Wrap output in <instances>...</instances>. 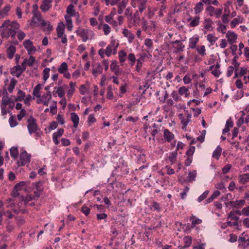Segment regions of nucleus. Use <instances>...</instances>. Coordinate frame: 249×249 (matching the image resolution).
I'll list each match as a JSON object with an SVG mask.
<instances>
[{
    "label": "nucleus",
    "mask_w": 249,
    "mask_h": 249,
    "mask_svg": "<svg viewBox=\"0 0 249 249\" xmlns=\"http://www.w3.org/2000/svg\"><path fill=\"white\" fill-rule=\"evenodd\" d=\"M1 29V36L3 38L7 39L9 36L14 37L17 30L19 28V24L15 21H11L10 20L4 21L0 26Z\"/></svg>",
    "instance_id": "nucleus-1"
},
{
    "label": "nucleus",
    "mask_w": 249,
    "mask_h": 249,
    "mask_svg": "<svg viewBox=\"0 0 249 249\" xmlns=\"http://www.w3.org/2000/svg\"><path fill=\"white\" fill-rule=\"evenodd\" d=\"M75 33L78 36H79L83 42H86L89 39H92L94 36V32L89 29H84L79 27Z\"/></svg>",
    "instance_id": "nucleus-2"
},
{
    "label": "nucleus",
    "mask_w": 249,
    "mask_h": 249,
    "mask_svg": "<svg viewBox=\"0 0 249 249\" xmlns=\"http://www.w3.org/2000/svg\"><path fill=\"white\" fill-rule=\"evenodd\" d=\"M119 45L118 41L114 36L110 37L109 44L106 49V55L109 57L111 54H115L117 53V49Z\"/></svg>",
    "instance_id": "nucleus-3"
},
{
    "label": "nucleus",
    "mask_w": 249,
    "mask_h": 249,
    "mask_svg": "<svg viewBox=\"0 0 249 249\" xmlns=\"http://www.w3.org/2000/svg\"><path fill=\"white\" fill-rule=\"evenodd\" d=\"M205 10L210 17H214L216 18H220L223 13L222 8H216L212 5H208Z\"/></svg>",
    "instance_id": "nucleus-4"
},
{
    "label": "nucleus",
    "mask_w": 249,
    "mask_h": 249,
    "mask_svg": "<svg viewBox=\"0 0 249 249\" xmlns=\"http://www.w3.org/2000/svg\"><path fill=\"white\" fill-rule=\"evenodd\" d=\"M178 116L182 125V128L185 130L187 125L191 121L192 117L191 113H189L188 111H185L184 113H180L178 114Z\"/></svg>",
    "instance_id": "nucleus-5"
},
{
    "label": "nucleus",
    "mask_w": 249,
    "mask_h": 249,
    "mask_svg": "<svg viewBox=\"0 0 249 249\" xmlns=\"http://www.w3.org/2000/svg\"><path fill=\"white\" fill-rule=\"evenodd\" d=\"M30 160L31 155L26 151H23L20 154L19 160L18 161L17 164L18 166L27 165L30 163Z\"/></svg>",
    "instance_id": "nucleus-6"
},
{
    "label": "nucleus",
    "mask_w": 249,
    "mask_h": 249,
    "mask_svg": "<svg viewBox=\"0 0 249 249\" xmlns=\"http://www.w3.org/2000/svg\"><path fill=\"white\" fill-rule=\"evenodd\" d=\"M127 1L125 0H111L110 1V4L112 6H114L118 4V14H122L126 6Z\"/></svg>",
    "instance_id": "nucleus-7"
},
{
    "label": "nucleus",
    "mask_w": 249,
    "mask_h": 249,
    "mask_svg": "<svg viewBox=\"0 0 249 249\" xmlns=\"http://www.w3.org/2000/svg\"><path fill=\"white\" fill-rule=\"evenodd\" d=\"M27 128L30 135L38 129L36 120L32 116H30L27 120Z\"/></svg>",
    "instance_id": "nucleus-8"
},
{
    "label": "nucleus",
    "mask_w": 249,
    "mask_h": 249,
    "mask_svg": "<svg viewBox=\"0 0 249 249\" xmlns=\"http://www.w3.org/2000/svg\"><path fill=\"white\" fill-rule=\"evenodd\" d=\"M51 99L52 94L50 91H49L42 95H40V97L37 99L36 103L37 104H42L45 106H48Z\"/></svg>",
    "instance_id": "nucleus-9"
},
{
    "label": "nucleus",
    "mask_w": 249,
    "mask_h": 249,
    "mask_svg": "<svg viewBox=\"0 0 249 249\" xmlns=\"http://www.w3.org/2000/svg\"><path fill=\"white\" fill-rule=\"evenodd\" d=\"M213 24V22L210 18H205L203 22L202 31L203 33L205 34L207 32L212 31L214 29Z\"/></svg>",
    "instance_id": "nucleus-10"
},
{
    "label": "nucleus",
    "mask_w": 249,
    "mask_h": 249,
    "mask_svg": "<svg viewBox=\"0 0 249 249\" xmlns=\"http://www.w3.org/2000/svg\"><path fill=\"white\" fill-rule=\"evenodd\" d=\"M57 71L60 73L63 74V77L64 78L68 79L71 78V75L68 71V66L67 63H62L61 65L58 67Z\"/></svg>",
    "instance_id": "nucleus-11"
},
{
    "label": "nucleus",
    "mask_w": 249,
    "mask_h": 249,
    "mask_svg": "<svg viewBox=\"0 0 249 249\" xmlns=\"http://www.w3.org/2000/svg\"><path fill=\"white\" fill-rule=\"evenodd\" d=\"M30 183L31 182L29 180L20 181L15 185L14 190L17 192L22 190L27 191Z\"/></svg>",
    "instance_id": "nucleus-12"
},
{
    "label": "nucleus",
    "mask_w": 249,
    "mask_h": 249,
    "mask_svg": "<svg viewBox=\"0 0 249 249\" xmlns=\"http://www.w3.org/2000/svg\"><path fill=\"white\" fill-rule=\"evenodd\" d=\"M200 18L199 16L196 15L195 17L189 16L186 19L188 26L190 28L197 26L200 23Z\"/></svg>",
    "instance_id": "nucleus-13"
},
{
    "label": "nucleus",
    "mask_w": 249,
    "mask_h": 249,
    "mask_svg": "<svg viewBox=\"0 0 249 249\" xmlns=\"http://www.w3.org/2000/svg\"><path fill=\"white\" fill-rule=\"evenodd\" d=\"M152 56L148 52L147 53H143L141 54L140 58L137 60L136 69L137 71L139 72L142 66V63L146 58L151 59Z\"/></svg>",
    "instance_id": "nucleus-14"
},
{
    "label": "nucleus",
    "mask_w": 249,
    "mask_h": 249,
    "mask_svg": "<svg viewBox=\"0 0 249 249\" xmlns=\"http://www.w3.org/2000/svg\"><path fill=\"white\" fill-rule=\"evenodd\" d=\"M132 5L133 7H138L139 11L142 13L146 9L147 5L146 0H131Z\"/></svg>",
    "instance_id": "nucleus-15"
},
{
    "label": "nucleus",
    "mask_w": 249,
    "mask_h": 249,
    "mask_svg": "<svg viewBox=\"0 0 249 249\" xmlns=\"http://www.w3.org/2000/svg\"><path fill=\"white\" fill-rule=\"evenodd\" d=\"M23 45L29 55L34 54L36 51V47L33 45V42L30 39L25 40L23 42Z\"/></svg>",
    "instance_id": "nucleus-16"
},
{
    "label": "nucleus",
    "mask_w": 249,
    "mask_h": 249,
    "mask_svg": "<svg viewBox=\"0 0 249 249\" xmlns=\"http://www.w3.org/2000/svg\"><path fill=\"white\" fill-rule=\"evenodd\" d=\"M33 23L40 25L42 27H44L46 25V22L41 17L40 13L35 10L33 12Z\"/></svg>",
    "instance_id": "nucleus-17"
},
{
    "label": "nucleus",
    "mask_w": 249,
    "mask_h": 249,
    "mask_svg": "<svg viewBox=\"0 0 249 249\" xmlns=\"http://www.w3.org/2000/svg\"><path fill=\"white\" fill-rule=\"evenodd\" d=\"M67 88V85H64L63 86H55L54 87V90L53 91V94L54 96H58L60 98H63L65 94L64 88Z\"/></svg>",
    "instance_id": "nucleus-18"
},
{
    "label": "nucleus",
    "mask_w": 249,
    "mask_h": 249,
    "mask_svg": "<svg viewBox=\"0 0 249 249\" xmlns=\"http://www.w3.org/2000/svg\"><path fill=\"white\" fill-rule=\"evenodd\" d=\"M241 115L240 118L237 121L236 124L238 127H240L243 124H248L249 123V114L246 112H241Z\"/></svg>",
    "instance_id": "nucleus-19"
},
{
    "label": "nucleus",
    "mask_w": 249,
    "mask_h": 249,
    "mask_svg": "<svg viewBox=\"0 0 249 249\" xmlns=\"http://www.w3.org/2000/svg\"><path fill=\"white\" fill-rule=\"evenodd\" d=\"M122 34L125 37L127 38L128 43H131L133 41L135 36L130 30L127 28H124Z\"/></svg>",
    "instance_id": "nucleus-20"
},
{
    "label": "nucleus",
    "mask_w": 249,
    "mask_h": 249,
    "mask_svg": "<svg viewBox=\"0 0 249 249\" xmlns=\"http://www.w3.org/2000/svg\"><path fill=\"white\" fill-rule=\"evenodd\" d=\"M226 37L228 39V41L230 44H232L236 42L237 39V35L231 31H228L226 33Z\"/></svg>",
    "instance_id": "nucleus-21"
},
{
    "label": "nucleus",
    "mask_w": 249,
    "mask_h": 249,
    "mask_svg": "<svg viewBox=\"0 0 249 249\" xmlns=\"http://www.w3.org/2000/svg\"><path fill=\"white\" fill-rule=\"evenodd\" d=\"M24 71L21 65L17 64V65L11 69V73L13 75L18 77Z\"/></svg>",
    "instance_id": "nucleus-22"
},
{
    "label": "nucleus",
    "mask_w": 249,
    "mask_h": 249,
    "mask_svg": "<svg viewBox=\"0 0 249 249\" xmlns=\"http://www.w3.org/2000/svg\"><path fill=\"white\" fill-rule=\"evenodd\" d=\"M245 204V200L244 199L236 200L235 201H230L229 204L232 207L235 208H241Z\"/></svg>",
    "instance_id": "nucleus-23"
},
{
    "label": "nucleus",
    "mask_w": 249,
    "mask_h": 249,
    "mask_svg": "<svg viewBox=\"0 0 249 249\" xmlns=\"http://www.w3.org/2000/svg\"><path fill=\"white\" fill-rule=\"evenodd\" d=\"M199 38L197 35H194L189 39V47L191 49H195L196 47V44L198 42Z\"/></svg>",
    "instance_id": "nucleus-24"
},
{
    "label": "nucleus",
    "mask_w": 249,
    "mask_h": 249,
    "mask_svg": "<svg viewBox=\"0 0 249 249\" xmlns=\"http://www.w3.org/2000/svg\"><path fill=\"white\" fill-rule=\"evenodd\" d=\"M249 74V70H248L247 67H244L241 68L238 72H237V70H235V76L236 77H241L242 76L244 77L245 75H248Z\"/></svg>",
    "instance_id": "nucleus-25"
},
{
    "label": "nucleus",
    "mask_w": 249,
    "mask_h": 249,
    "mask_svg": "<svg viewBox=\"0 0 249 249\" xmlns=\"http://www.w3.org/2000/svg\"><path fill=\"white\" fill-rule=\"evenodd\" d=\"M244 21V18L241 16H238L234 18L230 23V26L231 28H235L236 25L242 23Z\"/></svg>",
    "instance_id": "nucleus-26"
},
{
    "label": "nucleus",
    "mask_w": 249,
    "mask_h": 249,
    "mask_svg": "<svg viewBox=\"0 0 249 249\" xmlns=\"http://www.w3.org/2000/svg\"><path fill=\"white\" fill-rule=\"evenodd\" d=\"M57 37H61L62 36L65 35V24L63 22L58 23L56 29Z\"/></svg>",
    "instance_id": "nucleus-27"
},
{
    "label": "nucleus",
    "mask_w": 249,
    "mask_h": 249,
    "mask_svg": "<svg viewBox=\"0 0 249 249\" xmlns=\"http://www.w3.org/2000/svg\"><path fill=\"white\" fill-rule=\"evenodd\" d=\"M70 89L67 91V96L71 98L75 90L76 83L72 81L69 83Z\"/></svg>",
    "instance_id": "nucleus-28"
},
{
    "label": "nucleus",
    "mask_w": 249,
    "mask_h": 249,
    "mask_svg": "<svg viewBox=\"0 0 249 249\" xmlns=\"http://www.w3.org/2000/svg\"><path fill=\"white\" fill-rule=\"evenodd\" d=\"M52 1L51 0H43V1L40 7L42 12H45L51 7V4Z\"/></svg>",
    "instance_id": "nucleus-29"
},
{
    "label": "nucleus",
    "mask_w": 249,
    "mask_h": 249,
    "mask_svg": "<svg viewBox=\"0 0 249 249\" xmlns=\"http://www.w3.org/2000/svg\"><path fill=\"white\" fill-rule=\"evenodd\" d=\"M71 115V120L73 124V127L74 128H77L79 123V117L78 115L75 112H72L70 114Z\"/></svg>",
    "instance_id": "nucleus-30"
},
{
    "label": "nucleus",
    "mask_w": 249,
    "mask_h": 249,
    "mask_svg": "<svg viewBox=\"0 0 249 249\" xmlns=\"http://www.w3.org/2000/svg\"><path fill=\"white\" fill-rule=\"evenodd\" d=\"M230 10L228 8H224V13L223 15H221L220 18H221V20L224 23H227L230 21Z\"/></svg>",
    "instance_id": "nucleus-31"
},
{
    "label": "nucleus",
    "mask_w": 249,
    "mask_h": 249,
    "mask_svg": "<svg viewBox=\"0 0 249 249\" xmlns=\"http://www.w3.org/2000/svg\"><path fill=\"white\" fill-rule=\"evenodd\" d=\"M220 65L217 64L216 66H211L210 67V70L212 71V73L216 77H218L221 74L219 70Z\"/></svg>",
    "instance_id": "nucleus-32"
},
{
    "label": "nucleus",
    "mask_w": 249,
    "mask_h": 249,
    "mask_svg": "<svg viewBox=\"0 0 249 249\" xmlns=\"http://www.w3.org/2000/svg\"><path fill=\"white\" fill-rule=\"evenodd\" d=\"M99 29H102L105 36H107L111 32V27L106 23L100 24L98 26Z\"/></svg>",
    "instance_id": "nucleus-33"
},
{
    "label": "nucleus",
    "mask_w": 249,
    "mask_h": 249,
    "mask_svg": "<svg viewBox=\"0 0 249 249\" xmlns=\"http://www.w3.org/2000/svg\"><path fill=\"white\" fill-rule=\"evenodd\" d=\"M163 137L166 142H170L174 138V135L168 129H165L163 133Z\"/></svg>",
    "instance_id": "nucleus-34"
},
{
    "label": "nucleus",
    "mask_w": 249,
    "mask_h": 249,
    "mask_svg": "<svg viewBox=\"0 0 249 249\" xmlns=\"http://www.w3.org/2000/svg\"><path fill=\"white\" fill-rule=\"evenodd\" d=\"M233 125V123L231 118L229 119L226 123L224 129L223 130V134H226L229 133L230 128L232 127Z\"/></svg>",
    "instance_id": "nucleus-35"
},
{
    "label": "nucleus",
    "mask_w": 249,
    "mask_h": 249,
    "mask_svg": "<svg viewBox=\"0 0 249 249\" xmlns=\"http://www.w3.org/2000/svg\"><path fill=\"white\" fill-rule=\"evenodd\" d=\"M110 70L112 71H114V73L117 75H118L120 74V71L116 60H113L112 61L110 65Z\"/></svg>",
    "instance_id": "nucleus-36"
},
{
    "label": "nucleus",
    "mask_w": 249,
    "mask_h": 249,
    "mask_svg": "<svg viewBox=\"0 0 249 249\" xmlns=\"http://www.w3.org/2000/svg\"><path fill=\"white\" fill-rule=\"evenodd\" d=\"M203 9H204V5L200 1L196 3L195 4V7L194 8L195 14L197 16H198V15L201 12H202V11L203 10Z\"/></svg>",
    "instance_id": "nucleus-37"
},
{
    "label": "nucleus",
    "mask_w": 249,
    "mask_h": 249,
    "mask_svg": "<svg viewBox=\"0 0 249 249\" xmlns=\"http://www.w3.org/2000/svg\"><path fill=\"white\" fill-rule=\"evenodd\" d=\"M16 47L13 45H10L7 49V55L9 59H11L14 57V54L16 53Z\"/></svg>",
    "instance_id": "nucleus-38"
},
{
    "label": "nucleus",
    "mask_w": 249,
    "mask_h": 249,
    "mask_svg": "<svg viewBox=\"0 0 249 249\" xmlns=\"http://www.w3.org/2000/svg\"><path fill=\"white\" fill-rule=\"evenodd\" d=\"M190 220L191 221V228H194L196 225L200 224L202 223V220L196 217V216L192 215Z\"/></svg>",
    "instance_id": "nucleus-39"
},
{
    "label": "nucleus",
    "mask_w": 249,
    "mask_h": 249,
    "mask_svg": "<svg viewBox=\"0 0 249 249\" xmlns=\"http://www.w3.org/2000/svg\"><path fill=\"white\" fill-rule=\"evenodd\" d=\"M174 44V48L177 50L178 52H182L184 45L183 44L182 42L180 40H176L173 43Z\"/></svg>",
    "instance_id": "nucleus-40"
},
{
    "label": "nucleus",
    "mask_w": 249,
    "mask_h": 249,
    "mask_svg": "<svg viewBox=\"0 0 249 249\" xmlns=\"http://www.w3.org/2000/svg\"><path fill=\"white\" fill-rule=\"evenodd\" d=\"M42 88V85L39 84H37L34 89L33 94L35 97H36L37 98L40 97V90Z\"/></svg>",
    "instance_id": "nucleus-41"
},
{
    "label": "nucleus",
    "mask_w": 249,
    "mask_h": 249,
    "mask_svg": "<svg viewBox=\"0 0 249 249\" xmlns=\"http://www.w3.org/2000/svg\"><path fill=\"white\" fill-rule=\"evenodd\" d=\"M153 129L152 130L151 134L153 137V140L155 141V137L157 135L160 131V126H159L156 124H154L153 125Z\"/></svg>",
    "instance_id": "nucleus-42"
},
{
    "label": "nucleus",
    "mask_w": 249,
    "mask_h": 249,
    "mask_svg": "<svg viewBox=\"0 0 249 249\" xmlns=\"http://www.w3.org/2000/svg\"><path fill=\"white\" fill-rule=\"evenodd\" d=\"M178 153L177 151L171 153L168 157V160H169L171 165L174 164L177 160Z\"/></svg>",
    "instance_id": "nucleus-43"
},
{
    "label": "nucleus",
    "mask_w": 249,
    "mask_h": 249,
    "mask_svg": "<svg viewBox=\"0 0 249 249\" xmlns=\"http://www.w3.org/2000/svg\"><path fill=\"white\" fill-rule=\"evenodd\" d=\"M25 93L21 90H18L17 93V96L14 98L15 101H21L25 97Z\"/></svg>",
    "instance_id": "nucleus-44"
},
{
    "label": "nucleus",
    "mask_w": 249,
    "mask_h": 249,
    "mask_svg": "<svg viewBox=\"0 0 249 249\" xmlns=\"http://www.w3.org/2000/svg\"><path fill=\"white\" fill-rule=\"evenodd\" d=\"M217 39V37L213 34H209L207 36V39L211 45H214Z\"/></svg>",
    "instance_id": "nucleus-45"
},
{
    "label": "nucleus",
    "mask_w": 249,
    "mask_h": 249,
    "mask_svg": "<svg viewBox=\"0 0 249 249\" xmlns=\"http://www.w3.org/2000/svg\"><path fill=\"white\" fill-rule=\"evenodd\" d=\"M221 152L222 148L218 146L213 152V157L216 160H218L221 156Z\"/></svg>",
    "instance_id": "nucleus-46"
},
{
    "label": "nucleus",
    "mask_w": 249,
    "mask_h": 249,
    "mask_svg": "<svg viewBox=\"0 0 249 249\" xmlns=\"http://www.w3.org/2000/svg\"><path fill=\"white\" fill-rule=\"evenodd\" d=\"M67 13L68 15L67 16H70L71 17L75 16L76 15V12L75 10L74 9V7L73 5L70 4L67 8Z\"/></svg>",
    "instance_id": "nucleus-47"
},
{
    "label": "nucleus",
    "mask_w": 249,
    "mask_h": 249,
    "mask_svg": "<svg viewBox=\"0 0 249 249\" xmlns=\"http://www.w3.org/2000/svg\"><path fill=\"white\" fill-rule=\"evenodd\" d=\"M17 83V81L14 78H12L10 80V84L7 87V90L9 92L12 93L13 92Z\"/></svg>",
    "instance_id": "nucleus-48"
},
{
    "label": "nucleus",
    "mask_w": 249,
    "mask_h": 249,
    "mask_svg": "<svg viewBox=\"0 0 249 249\" xmlns=\"http://www.w3.org/2000/svg\"><path fill=\"white\" fill-rule=\"evenodd\" d=\"M11 100V98H9L8 96L6 95H4L2 98L1 106L6 107L7 105H10Z\"/></svg>",
    "instance_id": "nucleus-49"
},
{
    "label": "nucleus",
    "mask_w": 249,
    "mask_h": 249,
    "mask_svg": "<svg viewBox=\"0 0 249 249\" xmlns=\"http://www.w3.org/2000/svg\"><path fill=\"white\" fill-rule=\"evenodd\" d=\"M119 61L121 63L125 61V57L127 55L126 52L124 50H121L118 53Z\"/></svg>",
    "instance_id": "nucleus-50"
},
{
    "label": "nucleus",
    "mask_w": 249,
    "mask_h": 249,
    "mask_svg": "<svg viewBox=\"0 0 249 249\" xmlns=\"http://www.w3.org/2000/svg\"><path fill=\"white\" fill-rule=\"evenodd\" d=\"M10 6L9 4H7L0 11V16L2 18H4L5 16L7 15V13L10 10Z\"/></svg>",
    "instance_id": "nucleus-51"
},
{
    "label": "nucleus",
    "mask_w": 249,
    "mask_h": 249,
    "mask_svg": "<svg viewBox=\"0 0 249 249\" xmlns=\"http://www.w3.org/2000/svg\"><path fill=\"white\" fill-rule=\"evenodd\" d=\"M50 71V69L49 68H46L43 71L42 75H43V79L44 83L47 81V80L49 77Z\"/></svg>",
    "instance_id": "nucleus-52"
},
{
    "label": "nucleus",
    "mask_w": 249,
    "mask_h": 249,
    "mask_svg": "<svg viewBox=\"0 0 249 249\" xmlns=\"http://www.w3.org/2000/svg\"><path fill=\"white\" fill-rule=\"evenodd\" d=\"M197 53L201 56L206 54L205 47L204 45L198 46L196 48Z\"/></svg>",
    "instance_id": "nucleus-53"
},
{
    "label": "nucleus",
    "mask_w": 249,
    "mask_h": 249,
    "mask_svg": "<svg viewBox=\"0 0 249 249\" xmlns=\"http://www.w3.org/2000/svg\"><path fill=\"white\" fill-rule=\"evenodd\" d=\"M103 68L100 65H98L97 67L93 69L92 71V73L95 76H97L98 75L102 73Z\"/></svg>",
    "instance_id": "nucleus-54"
},
{
    "label": "nucleus",
    "mask_w": 249,
    "mask_h": 249,
    "mask_svg": "<svg viewBox=\"0 0 249 249\" xmlns=\"http://www.w3.org/2000/svg\"><path fill=\"white\" fill-rule=\"evenodd\" d=\"M11 156L14 159H16L18 157V148L15 147H13L10 149V150Z\"/></svg>",
    "instance_id": "nucleus-55"
},
{
    "label": "nucleus",
    "mask_w": 249,
    "mask_h": 249,
    "mask_svg": "<svg viewBox=\"0 0 249 249\" xmlns=\"http://www.w3.org/2000/svg\"><path fill=\"white\" fill-rule=\"evenodd\" d=\"M192 238L190 236H185L183 238V241L184 243V247L187 248L191 245L192 244Z\"/></svg>",
    "instance_id": "nucleus-56"
},
{
    "label": "nucleus",
    "mask_w": 249,
    "mask_h": 249,
    "mask_svg": "<svg viewBox=\"0 0 249 249\" xmlns=\"http://www.w3.org/2000/svg\"><path fill=\"white\" fill-rule=\"evenodd\" d=\"M188 92V89L186 88L185 87H181L178 89V93L180 95H185L186 97L187 96Z\"/></svg>",
    "instance_id": "nucleus-57"
},
{
    "label": "nucleus",
    "mask_w": 249,
    "mask_h": 249,
    "mask_svg": "<svg viewBox=\"0 0 249 249\" xmlns=\"http://www.w3.org/2000/svg\"><path fill=\"white\" fill-rule=\"evenodd\" d=\"M25 59L26 60L28 66H32L36 61L35 57L33 56L32 55H30V56L29 58H26Z\"/></svg>",
    "instance_id": "nucleus-58"
},
{
    "label": "nucleus",
    "mask_w": 249,
    "mask_h": 249,
    "mask_svg": "<svg viewBox=\"0 0 249 249\" xmlns=\"http://www.w3.org/2000/svg\"><path fill=\"white\" fill-rule=\"evenodd\" d=\"M9 123L11 127H14L18 124V122L16 121V120L12 115H11V116L9 119Z\"/></svg>",
    "instance_id": "nucleus-59"
},
{
    "label": "nucleus",
    "mask_w": 249,
    "mask_h": 249,
    "mask_svg": "<svg viewBox=\"0 0 249 249\" xmlns=\"http://www.w3.org/2000/svg\"><path fill=\"white\" fill-rule=\"evenodd\" d=\"M230 49L233 55H239L238 54V50H237V45H234L233 44H231Z\"/></svg>",
    "instance_id": "nucleus-60"
},
{
    "label": "nucleus",
    "mask_w": 249,
    "mask_h": 249,
    "mask_svg": "<svg viewBox=\"0 0 249 249\" xmlns=\"http://www.w3.org/2000/svg\"><path fill=\"white\" fill-rule=\"evenodd\" d=\"M33 196H21V200L24 202V204L26 205L29 202L31 201L33 199Z\"/></svg>",
    "instance_id": "nucleus-61"
},
{
    "label": "nucleus",
    "mask_w": 249,
    "mask_h": 249,
    "mask_svg": "<svg viewBox=\"0 0 249 249\" xmlns=\"http://www.w3.org/2000/svg\"><path fill=\"white\" fill-rule=\"evenodd\" d=\"M128 59L130 61V64L133 66L136 61V57L134 53H130L128 56Z\"/></svg>",
    "instance_id": "nucleus-62"
},
{
    "label": "nucleus",
    "mask_w": 249,
    "mask_h": 249,
    "mask_svg": "<svg viewBox=\"0 0 249 249\" xmlns=\"http://www.w3.org/2000/svg\"><path fill=\"white\" fill-rule=\"evenodd\" d=\"M209 191L208 190L205 191L201 195H200L197 198L198 202H201L202 200L205 199L207 196Z\"/></svg>",
    "instance_id": "nucleus-63"
},
{
    "label": "nucleus",
    "mask_w": 249,
    "mask_h": 249,
    "mask_svg": "<svg viewBox=\"0 0 249 249\" xmlns=\"http://www.w3.org/2000/svg\"><path fill=\"white\" fill-rule=\"evenodd\" d=\"M217 30L219 32H221L222 34H225L226 32L227 28L225 25L220 24L218 25Z\"/></svg>",
    "instance_id": "nucleus-64"
}]
</instances>
